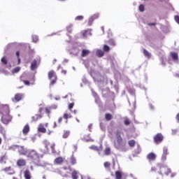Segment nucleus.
<instances>
[{"instance_id":"51","label":"nucleus","mask_w":179,"mask_h":179,"mask_svg":"<svg viewBox=\"0 0 179 179\" xmlns=\"http://www.w3.org/2000/svg\"><path fill=\"white\" fill-rule=\"evenodd\" d=\"M157 179H163V173H159V176L157 177Z\"/></svg>"},{"instance_id":"54","label":"nucleus","mask_w":179,"mask_h":179,"mask_svg":"<svg viewBox=\"0 0 179 179\" xmlns=\"http://www.w3.org/2000/svg\"><path fill=\"white\" fill-rule=\"evenodd\" d=\"M176 118L177 121L179 122V113L177 114Z\"/></svg>"},{"instance_id":"64","label":"nucleus","mask_w":179,"mask_h":179,"mask_svg":"<svg viewBox=\"0 0 179 179\" xmlns=\"http://www.w3.org/2000/svg\"><path fill=\"white\" fill-rule=\"evenodd\" d=\"M2 143V138L0 137V145Z\"/></svg>"},{"instance_id":"46","label":"nucleus","mask_w":179,"mask_h":179,"mask_svg":"<svg viewBox=\"0 0 179 179\" xmlns=\"http://www.w3.org/2000/svg\"><path fill=\"white\" fill-rule=\"evenodd\" d=\"M66 29L69 33H72V30H73L72 25H69Z\"/></svg>"},{"instance_id":"32","label":"nucleus","mask_w":179,"mask_h":179,"mask_svg":"<svg viewBox=\"0 0 179 179\" xmlns=\"http://www.w3.org/2000/svg\"><path fill=\"white\" fill-rule=\"evenodd\" d=\"M63 118L66 120V124L68 123V118H72V116L68 115V113H64L63 115Z\"/></svg>"},{"instance_id":"28","label":"nucleus","mask_w":179,"mask_h":179,"mask_svg":"<svg viewBox=\"0 0 179 179\" xmlns=\"http://www.w3.org/2000/svg\"><path fill=\"white\" fill-rule=\"evenodd\" d=\"M70 134H71V131H69L68 130H65L63 133L64 139H66V138H68Z\"/></svg>"},{"instance_id":"20","label":"nucleus","mask_w":179,"mask_h":179,"mask_svg":"<svg viewBox=\"0 0 179 179\" xmlns=\"http://www.w3.org/2000/svg\"><path fill=\"white\" fill-rule=\"evenodd\" d=\"M103 154L105 156H110V155H111V148L110 147H106L103 150Z\"/></svg>"},{"instance_id":"37","label":"nucleus","mask_w":179,"mask_h":179,"mask_svg":"<svg viewBox=\"0 0 179 179\" xmlns=\"http://www.w3.org/2000/svg\"><path fill=\"white\" fill-rule=\"evenodd\" d=\"M20 71V67H15L13 69L12 73H17V72Z\"/></svg>"},{"instance_id":"21","label":"nucleus","mask_w":179,"mask_h":179,"mask_svg":"<svg viewBox=\"0 0 179 179\" xmlns=\"http://www.w3.org/2000/svg\"><path fill=\"white\" fill-rule=\"evenodd\" d=\"M0 134L3 135L4 139H6V131L2 126H0Z\"/></svg>"},{"instance_id":"40","label":"nucleus","mask_w":179,"mask_h":179,"mask_svg":"<svg viewBox=\"0 0 179 179\" xmlns=\"http://www.w3.org/2000/svg\"><path fill=\"white\" fill-rule=\"evenodd\" d=\"M1 62L4 64V65L8 64V60L6 59V57H3L1 58Z\"/></svg>"},{"instance_id":"61","label":"nucleus","mask_w":179,"mask_h":179,"mask_svg":"<svg viewBox=\"0 0 179 179\" xmlns=\"http://www.w3.org/2000/svg\"><path fill=\"white\" fill-rule=\"evenodd\" d=\"M88 128H89L90 129H92V124H90V125L88 126Z\"/></svg>"},{"instance_id":"25","label":"nucleus","mask_w":179,"mask_h":179,"mask_svg":"<svg viewBox=\"0 0 179 179\" xmlns=\"http://www.w3.org/2000/svg\"><path fill=\"white\" fill-rule=\"evenodd\" d=\"M105 120L106 121H111V120H113V115H111V113H106L105 115Z\"/></svg>"},{"instance_id":"48","label":"nucleus","mask_w":179,"mask_h":179,"mask_svg":"<svg viewBox=\"0 0 179 179\" xmlns=\"http://www.w3.org/2000/svg\"><path fill=\"white\" fill-rule=\"evenodd\" d=\"M75 106L74 103H71L69 104V110H72L73 108V106Z\"/></svg>"},{"instance_id":"6","label":"nucleus","mask_w":179,"mask_h":179,"mask_svg":"<svg viewBox=\"0 0 179 179\" xmlns=\"http://www.w3.org/2000/svg\"><path fill=\"white\" fill-rule=\"evenodd\" d=\"M24 96V95L23 94H20V93L15 94L14 97L12 99V101L14 103H19V101H21V100H23Z\"/></svg>"},{"instance_id":"41","label":"nucleus","mask_w":179,"mask_h":179,"mask_svg":"<svg viewBox=\"0 0 179 179\" xmlns=\"http://www.w3.org/2000/svg\"><path fill=\"white\" fill-rule=\"evenodd\" d=\"M138 9L140 12H143L145 10V6H143V4H141Z\"/></svg>"},{"instance_id":"27","label":"nucleus","mask_w":179,"mask_h":179,"mask_svg":"<svg viewBox=\"0 0 179 179\" xmlns=\"http://www.w3.org/2000/svg\"><path fill=\"white\" fill-rule=\"evenodd\" d=\"M115 178L116 179L122 178V173H121V171H117L115 172Z\"/></svg>"},{"instance_id":"44","label":"nucleus","mask_w":179,"mask_h":179,"mask_svg":"<svg viewBox=\"0 0 179 179\" xmlns=\"http://www.w3.org/2000/svg\"><path fill=\"white\" fill-rule=\"evenodd\" d=\"M131 124V121L128 118L124 119V125H129Z\"/></svg>"},{"instance_id":"56","label":"nucleus","mask_w":179,"mask_h":179,"mask_svg":"<svg viewBox=\"0 0 179 179\" xmlns=\"http://www.w3.org/2000/svg\"><path fill=\"white\" fill-rule=\"evenodd\" d=\"M57 127H58V125H57V122H55L53 128H57Z\"/></svg>"},{"instance_id":"58","label":"nucleus","mask_w":179,"mask_h":179,"mask_svg":"<svg viewBox=\"0 0 179 179\" xmlns=\"http://www.w3.org/2000/svg\"><path fill=\"white\" fill-rule=\"evenodd\" d=\"M38 111L40 113L39 114H41L43 113V108H40Z\"/></svg>"},{"instance_id":"33","label":"nucleus","mask_w":179,"mask_h":179,"mask_svg":"<svg viewBox=\"0 0 179 179\" xmlns=\"http://www.w3.org/2000/svg\"><path fill=\"white\" fill-rule=\"evenodd\" d=\"M51 110H52V107H45V111L48 115H50L51 114Z\"/></svg>"},{"instance_id":"50","label":"nucleus","mask_w":179,"mask_h":179,"mask_svg":"<svg viewBox=\"0 0 179 179\" xmlns=\"http://www.w3.org/2000/svg\"><path fill=\"white\" fill-rule=\"evenodd\" d=\"M10 170H12V167L9 166V167H6L3 169V171H10Z\"/></svg>"},{"instance_id":"9","label":"nucleus","mask_w":179,"mask_h":179,"mask_svg":"<svg viewBox=\"0 0 179 179\" xmlns=\"http://www.w3.org/2000/svg\"><path fill=\"white\" fill-rule=\"evenodd\" d=\"M38 132H41V134H45L47 132V129H45L43 123L38 124Z\"/></svg>"},{"instance_id":"39","label":"nucleus","mask_w":179,"mask_h":179,"mask_svg":"<svg viewBox=\"0 0 179 179\" xmlns=\"http://www.w3.org/2000/svg\"><path fill=\"white\" fill-rule=\"evenodd\" d=\"M87 33H89V29H86V30L83 31L82 33L83 37H87Z\"/></svg>"},{"instance_id":"7","label":"nucleus","mask_w":179,"mask_h":179,"mask_svg":"<svg viewBox=\"0 0 179 179\" xmlns=\"http://www.w3.org/2000/svg\"><path fill=\"white\" fill-rule=\"evenodd\" d=\"M45 147L47 150H50V149H51L52 152L55 150V143H54L46 142L45 143Z\"/></svg>"},{"instance_id":"59","label":"nucleus","mask_w":179,"mask_h":179,"mask_svg":"<svg viewBox=\"0 0 179 179\" xmlns=\"http://www.w3.org/2000/svg\"><path fill=\"white\" fill-rule=\"evenodd\" d=\"M17 59H18L17 65H19V64H20V57H17Z\"/></svg>"},{"instance_id":"53","label":"nucleus","mask_w":179,"mask_h":179,"mask_svg":"<svg viewBox=\"0 0 179 179\" xmlns=\"http://www.w3.org/2000/svg\"><path fill=\"white\" fill-rule=\"evenodd\" d=\"M149 26H156V23L153 22V23H149L148 24Z\"/></svg>"},{"instance_id":"45","label":"nucleus","mask_w":179,"mask_h":179,"mask_svg":"<svg viewBox=\"0 0 179 179\" xmlns=\"http://www.w3.org/2000/svg\"><path fill=\"white\" fill-rule=\"evenodd\" d=\"M99 13H96L94 14V15H92L91 17L94 20H96V19H99Z\"/></svg>"},{"instance_id":"47","label":"nucleus","mask_w":179,"mask_h":179,"mask_svg":"<svg viewBox=\"0 0 179 179\" xmlns=\"http://www.w3.org/2000/svg\"><path fill=\"white\" fill-rule=\"evenodd\" d=\"M84 17L83 15H78L76 17V20H83Z\"/></svg>"},{"instance_id":"60","label":"nucleus","mask_w":179,"mask_h":179,"mask_svg":"<svg viewBox=\"0 0 179 179\" xmlns=\"http://www.w3.org/2000/svg\"><path fill=\"white\" fill-rule=\"evenodd\" d=\"M73 113H74V114H76L78 113V110H74Z\"/></svg>"},{"instance_id":"16","label":"nucleus","mask_w":179,"mask_h":179,"mask_svg":"<svg viewBox=\"0 0 179 179\" xmlns=\"http://www.w3.org/2000/svg\"><path fill=\"white\" fill-rule=\"evenodd\" d=\"M24 177L25 179H31V173L29 169H27L24 171Z\"/></svg>"},{"instance_id":"18","label":"nucleus","mask_w":179,"mask_h":179,"mask_svg":"<svg viewBox=\"0 0 179 179\" xmlns=\"http://www.w3.org/2000/svg\"><path fill=\"white\" fill-rule=\"evenodd\" d=\"M55 164H61L64 163V158L62 157H59L55 159Z\"/></svg>"},{"instance_id":"2","label":"nucleus","mask_w":179,"mask_h":179,"mask_svg":"<svg viewBox=\"0 0 179 179\" xmlns=\"http://www.w3.org/2000/svg\"><path fill=\"white\" fill-rule=\"evenodd\" d=\"M0 115L1 117V122L5 124V125H8L9 122H12L13 117L10 115L9 105H0Z\"/></svg>"},{"instance_id":"10","label":"nucleus","mask_w":179,"mask_h":179,"mask_svg":"<svg viewBox=\"0 0 179 179\" xmlns=\"http://www.w3.org/2000/svg\"><path fill=\"white\" fill-rule=\"evenodd\" d=\"M162 173H164L166 176H170L171 174V169L167 166H164L161 169Z\"/></svg>"},{"instance_id":"34","label":"nucleus","mask_w":179,"mask_h":179,"mask_svg":"<svg viewBox=\"0 0 179 179\" xmlns=\"http://www.w3.org/2000/svg\"><path fill=\"white\" fill-rule=\"evenodd\" d=\"M143 54L147 58H150L151 57L150 53L148 50H146V49L143 50Z\"/></svg>"},{"instance_id":"14","label":"nucleus","mask_w":179,"mask_h":179,"mask_svg":"<svg viewBox=\"0 0 179 179\" xmlns=\"http://www.w3.org/2000/svg\"><path fill=\"white\" fill-rule=\"evenodd\" d=\"M17 166L18 167H23L26 166V159H20L17 161Z\"/></svg>"},{"instance_id":"35","label":"nucleus","mask_w":179,"mask_h":179,"mask_svg":"<svg viewBox=\"0 0 179 179\" xmlns=\"http://www.w3.org/2000/svg\"><path fill=\"white\" fill-rule=\"evenodd\" d=\"M108 44L111 47H115V45H116L115 41H114V40H113V39H110V40L108 41Z\"/></svg>"},{"instance_id":"13","label":"nucleus","mask_w":179,"mask_h":179,"mask_svg":"<svg viewBox=\"0 0 179 179\" xmlns=\"http://www.w3.org/2000/svg\"><path fill=\"white\" fill-rule=\"evenodd\" d=\"M147 159L149 162H154L156 160V154L155 152H150L147 155Z\"/></svg>"},{"instance_id":"24","label":"nucleus","mask_w":179,"mask_h":179,"mask_svg":"<svg viewBox=\"0 0 179 179\" xmlns=\"http://www.w3.org/2000/svg\"><path fill=\"white\" fill-rule=\"evenodd\" d=\"M20 155H22L23 156H27V157L29 156V150H19Z\"/></svg>"},{"instance_id":"30","label":"nucleus","mask_w":179,"mask_h":179,"mask_svg":"<svg viewBox=\"0 0 179 179\" xmlns=\"http://www.w3.org/2000/svg\"><path fill=\"white\" fill-rule=\"evenodd\" d=\"M103 52H110V46H108V45H103Z\"/></svg>"},{"instance_id":"42","label":"nucleus","mask_w":179,"mask_h":179,"mask_svg":"<svg viewBox=\"0 0 179 179\" xmlns=\"http://www.w3.org/2000/svg\"><path fill=\"white\" fill-rule=\"evenodd\" d=\"M71 164H76V159H75V157H71Z\"/></svg>"},{"instance_id":"29","label":"nucleus","mask_w":179,"mask_h":179,"mask_svg":"<svg viewBox=\"0 0 179 179\" xmlns=\"http://www.w3.org/2000/svg\"><path fill=\"white\" fill-rule=\"evenodd\" d=\"M121 134H122V131H121V130H117L115 131L116 139H120V138H122V136H121Z\"/></svg>"},{"instance_id":"22","label":"nucleus","mask_w":179,"mask_h":179,"mask_svg":"<svg viewBox=\"0 0 179 179\" xmlns=\"http://www.w3.org/2000/svg\"><path fill=\"white\" fill-rule=\"evenodd\" d=\"M96 56H98L99 58H101V57H104V51L98 49L96 52Z\"/></svg>"},{"instance_id":"49","label":"nucleus","mask_w":179,"mask_h":179,"mask_svg":"<svg viewBox=\"0 0 179 179\" xmlns=\"http://www.w3.org/2000/svg\"><path fill=\"white\" fill-rule=\"evenodd\" d=\"M22 82L26 86H30V82L29 80H23Z\"/></svg>"},{"instance_id":"57","label":"nucleus","mask_w":179,"mask_h":179,"mask_svg":"<svg viewBox=\"0 0 179 179\" xmlns=\"http://www.w3.org/2000/svg\"><path fill=\"white\" fill-rule=\"evenodd\" d=\"M62 73H64V75H66V70H62Z\"/></svg>"},{"instance_id":"62","label":"nucleus","mask_w":179,"mask_h":179,"mask_svg":"<svg viewBox=\"0 0 179 179\" xmlns=\"http://www.w3.org/2000/svg\"><path fill=\"white\" fill-rule=\"evenodd\" d=\"M101 29L102 31H104V27H101Z\"/></svg>"},{"instance_id":"63","label":"nucleus","mask_w":179,"mask_h":179,"mask_svg":"<svg viewBox=\"0 0 179 179\" xmlns=\"http://www.w3.org/2000/svg\"><path fill=\"white\" fill-rule=\"evenodd\" d=\"M45 127L47 128V127H48V123H45Z\"/></svg>"},{"instance_id":"15","label":"nucleus","mask_w":179,"mask_h":179,"mask_svg":"<svg viewBox=\"0 0 179 179\" xmlns=\"http://www.w3.org/2000/svg\"><path fill=\"white\" fill-rule=\"evenodd\" d=\"M38 66L37 65V60L34 59L31 63L30 69L31 71H35V69H37Z\"/></svg>"},{"instance_id":"4","label":"nucleus","mask_w":179,"mask_h":179,"mask_svg":"<svg viewBox=\"0 0 179 179\" xmlns=\"http://www.w3.org/2000/svg\"><path fill=\"white\" fill-rule=\"evenodd\" d=\"M48 79H50V85H55V82H57V75L55 74V71H50L48 72Z\"/></svg>"},{"instance_id":"55","label":"nucleus","mask_w":179,"mask_h":179,"mask_svg":"<svg viewBox=\"0 0 179 179\" xmlns=\"http://www.w3.org/2000/svg\"><path fill=\"white\" fill-rule=\"evenodd\" d=\"M16 55H17V58H19V55H20V52L17 51L16 52Z\"/></svg>"},{"instance_id":"3","label":"nucleus","mask_w":179,"mask_h":179,"mask_svg":"<svg viewBox=\"0 0 179 179\" xmlns=\"http://www.w3.org/2000/svg\"><path fill=\"white\" fill-rule=\"evenodd\" d=\"M114 146L115 149L120 152H128V150H129L127 142H124V138H116Z\"/></svg>"},{"instance_id":"1","label":"nucleus","mask_w":179,"mask_h":179,"mask_svg":"<svg viewBox=\"0 0 179 179\" xmlns=\"http://www.w3.org/2000/svg\"><path fill=\"white\" fill-rule=\"evenodd\" d=\"M43 155H41L36 150H29L27 158L36 166H45V161H43Z\"/></svg>"},{"instance_id":"52","label":"nucleus","mask_w":179,"mask_h":179,"mask_svg":"<svg viewBox=\"0 0 179 179\" xmlns=\"http://www.w3.org/2000/svg\"><path fill=\"white\" fill-rule=\"evenodd\" d=\"M57 121H58V124H61V122H62V117H59Z\"/></svg>"},{"instance_id":"5","label":"nucleus","mask_w":179,"mask_h":179,"mask_svg":"<svg viewBox=\"0 0 179 179\" xmlns=\"http://www.w3.org/2000/svg\"><path fill=\"white\" fill-rule=\"evenodd\" d=\"M163 139H164V136H163L162 133L157 134L153 138L154 142L156 143V145H159V143H162L163 142Z\"/></svg>"},{"instance_id":"43","label":"nucleus","mask_w":179,"mask_h":179,"mask_svg":"<svg viewBox=\"0 0 179 179\" xmlns=\"http://www.w3.org/2000/svg\"><path fill=\"white\" fill-rule=\"evenodd\" d=\"M32 40H33L34 43H37V41H38V36H32Z\"/></svg>"},{"instance_id":"36","label":"nucleus","mask_w":179,"mask_h":179,"mask_svg":"<svg viewBox=\"0 0 179 179\" xmlns=\"http://www.w3.org/2000/svg\"><path fill=\"white\" fill-rule=\"evenodd\" d=\"M90 149H92V150H96V151L100 150V148L94 145H91L90 147Z\"/></svg>"},{"instance_id":"8","label":"nucleus","mask_w":179,"mask_h":179,"mask_svg":"<svg viewBox=\"0 0 179 179\" xmlns=\"http://www.w3.org/2000/svg\"><path fill=\"white\" fill-rule=\"evenodd\" d=\"M167 155H169V149L166 147L163 148V153L162 156V160L166 162L167 160Z\"/></svg>"},{"instance_id":"31","label":"nucleus","mask_w":179,"mask_h":179,"mask_svg":"<svg viewBox=\"0 0 179 179\" xmlns=\"http://www.w3.org/2000/svg\"><path fill=\"white\" fill-rule=\"evenodd\" d=\"M71 177L73 179H78V172L76 171H73V172L71 173Z\"/></svg>"},{"instance_id":"17","label":"nucleus","mask_w":179,"mask_h":179,"mask_svg":"<svg viewBox=\"0 0 179 179\" xmlns=\"http://www.w3.org/2000/svg\"><path fill=\"white\" fill-rule=\"evenodd\" d=\"M170 55L173 61H178V53L176 52H171Z\"/></svg>"},{"instance_id":"26","label":"nucleus","mask_w":179,"mask_h":179,"mask_svg":"<svg viewBox=\"0 0 179 179\" xmlns=\"http://www.w3.org/2000/svg\"><path fill=\"white\" fill-rule=\"evenodd\" d=\"M136 143V141L135 140H129L128 141V145L130 148H134Z\"/></svg>"},{"instance_id":"23","label":"nucleus","mask_w":179,"mask_h":179,"mask_svg":"<svg viewBox=\"0 0 179 179\" xmlns=\"http://www.w3.org/2000/svg\"><path fill=\"white\" fill-rule=\"evenodd\" d=\"M103 166L106 170H111V162H105L103 163Z\"/></svg>"},{"instance_id":"38","label":"nucleus","mask_w":179,"mask_h":179,"mask_svg":"<svg viewBox=\"0 0 179 179\" xmlns=\"http://www.w3.org/2000/svg\"><path fill=\"white\" fill-rule=\"evenodd\" d=\"M93 22H94V20L91 17L88 20V25L92 26L93 24Z\"/></svg>"},{"instance_id":"11","label":"nucleus","mask_w":179,"mask_h":179,"mask_svg":"<svg viewBox=\"0 0 179 179\" xmlns=\"http://www.w3.org/2000/svg\"><path fill=\"white\" fill-rule=\"evenodd\" d=\"M30 132V125L29 124H27L24 126L22 129V134L23 135L26 136Z\"/></svg>"},{"instance_id":"19","label":"nucleus","mask_w":179,"mask_h":179,"mask_svg":"<svg viewBox=\"0 0 179 179\" xmlns=\"http://www.w3.org/2000/svg\"><path fill=\"white\" fill-rule=\"evenodd\" d=\"M89 54H90V50H87V49H83L82 50L81 57H82V58H85V57H87V55H89Z\"/></svg>"},{"instance_id":"12","label":"nucleus","mask_w":179,"mask_h":179,"mask_svg":"<svg viewBox=\"0 0 179 179\" xmlns=\"http://www.w3.org/2000/svg\"><path fill=\"white\" fill-rule=\"evenodd\" d=\"M43 118V115L41 114H36L31 117L32 122H36V121H38V120H41Z\"/></svg>"}]
</instances>
